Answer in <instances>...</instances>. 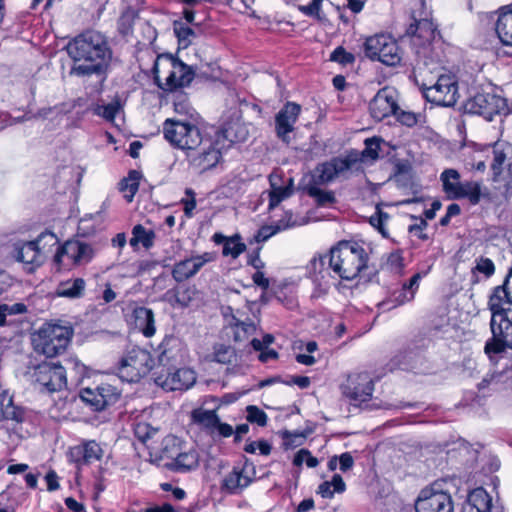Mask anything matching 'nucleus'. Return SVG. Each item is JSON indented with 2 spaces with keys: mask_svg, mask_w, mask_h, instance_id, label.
Here are the masks:
<instances>
[{
  "mask_svg": "<svg viewBox=\"0 0 512 512\" xmlns=\"http://www.w3.org/2000/svg\"><path fill=\"white\" fill-rule=\"evenodd\" d=\"M66 49L73 61L70 73L81 77L103 73L112 58L105 37L96 31L78 35L68 43Z\"/></svg>",
  "mask_w": 512,
  "mask_h": 512,
  "instance_id": "f257e3e1",
  "label": "nucleus"
},
{
  "mask_svg": "<svg viewBox=\"0 0 512 512\" xmlns=\"http://www.w3.org/2000/svg\"><path fill=\"white\" fill-rule=\"evenodd\" d=\"M326 256L332 272L342 280L356 278L367 265V254L364 248L348 241L339 242Z\"/></svg>",
  "mask_w": 512,
  "mask_h": 512,
  "instance_id": "f03ea898",
  "label": "nucleus"
},
{
  "mask_svg": "<svg viewBox=\"0 0 512 512\" xmlns=\"http://www.w3.org/2000/svg\"><path fill=\"white\" fill-rule=\"evenodd\" d=\"M246 136L247 132L244 129H241L240 134L233 136L232 127L225 130V135L217 133L214 137L206 136L199 146L186 155L189 165L199 173L216 167L222 158L223 144L221 141L223 138H230L231 141H244Z\"/></svg>",
  "mask_w": 512,
  "mask_h": 512,
  "instance_id": "7ed1b4c3",
  "label": "nucleus"
},
{
  "mask_svg": "<svg viewBox=\"0 0 512 512\" xmlns=\"http://www.w3.org/2000/svg\"><path fill=\"white\" fill-rule=\"evenodd\" d=\"M154 80L164 91L187 86L194 74L189 66L170 54L158 55L153 65Z\"/></svg>",
  "mask_w": 512,
  "mask_h": 512,
  "instance_id": "20e7f679",
  "label": "nucleus"
},
{
  "mask_svg": "<svg viewBox=\"0 0 512 512\" xmlns=\"http://www.w3.org/2000/svg\"><path fill=\"white\" fill-rule=\"evenodd\" d=\"M73 336V329L58 323H45L33 335L34 351L48 358L62 354Z\"/></svg>",
  "mask_w": 512,
  "mask_h": 512,
  "instance_id": "39448f33",
  "label": "nucleus"
},
{
  "mask_svg": "<svg viewBox=\"0 0 512 512\" xmlns=\"http://www.w3.org/2000/svg\"><path fill=\"white\" fill-rule=\"evenodd\" d=\"M492 337L487 340L484 352L493 364H497L508 349L512 350V312L490 319Z\"/></svg>",
  "mask_w": 512,
  "mask_h": 512,
  "instance_id": "423d86ee",
  "label": "nucleus"
},
{
  "mask_svg": "<svg viewBox=\"0 0 512 512\" xmlns=\"http://www.w3.org/2000/svg\"><path fill=\"white\" fill-rule=\"evenodd\" d=\"M58 243L56 235L46 231L41 233L34 241L16 243L13 256L15 260L23 264L27 272H33L44 261V249L46 246H54Z\"/></svg>",
  "mask_w": 512,
  "mask_h": 512,
  "instance_id": "0eeeda50",
  "label": "nucleus"
},
{
  "mask_svg": "<svg viewBox=\"0 0 512 512\" xmlns=\"http://www.w3.org/2000/svg\"><path fill=\"white\" fill-rule=\"evenodd\" d=\"M165 139L173 146L185 151L186 155L199 146L207 135L189 122L167 119L163 125Z\"/></svg>",
  "mask_w": 512,
  "mask_h": 512,
  "instance_id": "6e6552de",
  "label": "nucleus"
},
{
  "mask_svg": "<svg viewBox=\"0 0 512 512\" xmlns=\"http://www.w3.org/2000/svg\"><path fill=\"white\" fill-rule=\"evenodd\" d=\"M443 192L448 199H468L472 205L481 200V183L477 181H461L460 173L452 168L440 174Z\"/></svg>",
  "mask_w": 512,
  "mask_h": 512,
  "instance_id": "1a4fd4ad",
  "label": "nucleus"
},
{
  "mask_svg": "<svg viewBox=\"0 0 512 512\" xmlns=\"http://www.w3.org/2000/svg\"><path fill=\"white\" fill-rule=\"evenodd\" d=\"M92 244L81 240H68L59 246L54 256L57 270H70L74 266L86 265L95 256Z\"/></svg>",
  "mask_w": 512,
  "mask_h": 512,
  "instance_id": "9d476101",
  "label": "nucleus"
},
{
  "mask_svg": "<svg viewBox=\"0 0 512 512\" xmlns=\"http://www.w3.org/2000/svg\"><path fill=\"white\" fill-rule=\"evenodd\" d=\"M444 481H436L423 488L415 502L416 512H453L454 502Z\"/></svg>",
  "mask_w": 512,
  "mask_h": 512,
  "instance_id": "9b49d317",
  "label": "nucleus"
},
{
  "mask_svg": "<svg viewBox=\"0 0 512 512\" xmlns=\"http://www.w3.org/2000/svg\"><path fill=\"white\" fill-rule=\"evenodd\" d=\"M364 49L368 58L378 60L387 66H396L402 59L397 41L387 34H377L367 38Z\"/></svg>",
  "mask_w": 512,
  "mask_h": 512,
  "instance_id": "f8f14e48",
  "label": "nucleus"
},
{
  "mask_svg": "<svg viewBox=\"0 0 512 512\" xmlns=\"http://www.w3.org/2000/svg\"><path fill=\"white\" fill-rule=\"evenodd\" d=\"M150 353L139 347H133L121 359L118 374L123 381L138 382L152 369Z\"/></svg>",
  "mask_w": 512,
  "mask_h": 512,
  "instance_id": "ddd939ff",
  "label": "nucleus"
},
{
  "mask_svg": "<svg viewBox=\"0 0 512 512\" xmlns=\"http://www.w3.org/2000/svg\"><path fill=\"white\" fill-rule=\"evenodd\" d=\"M306 276L313 284L312 298H321L328 294L336 285L337 276L328 264L327 256H314L306 266Z\"/></svg>",
  "mask_w": 512,
  "mask_h": 512,
  "instance_id": "4468645a",
  "label": "nucleus"
},
{
  "mask_svg": "<svg viewBox=\"0 0 512 512\" xmlns=\"http://www.w3.org/2000/svg\"><path fill=\"white\" fill-rule=\"evenodd\" d=\"M407 34L411 36V44L417 56L428 65V60H432V42L437 35L435 24L428 18H414V23L410 24Z\"/></svg>",
  "mask_w": 512,
  "mask_h": 512,
  "instance_id": "2eb2a0df",
  "label": "nucleus"
},
{
  "mask_svg": "<svg viewBox=\"0 0 512 512\" xmlns=\"http://www.w3.org/2000/svg\"><path fill=\"white\" fill-rule=\"evenodd\" d=\"M423 94L427 101L438 106H453L458 100V85L454 74H440L436 82L427 86L424 84Z\"/></svg>",
  "mask_w": 512,
  "mask_h": 512,
  "instance_id": "dca6fc26",
  "label": "nucleus"
},
{
  "mask_svg": "<svg viewBox=\"0 0 512 512\" xmlns=\"http://www.w3.org/2000/svg\"><path fill=\"white\" fill-rule=\"evenodd\" d=\"M31 379L49 392L59 391L67 384L65 368L48 362L35 366L31 372Z\"/></svg>",
  "mask_w": 512,
  "mask_h": 512,
  "instance_id": "f3484780",
  "label": "nucleus"
},
{
  "mask_svg": "<svg viewBox=\"0 0 512 512\" xmlns=\"http://www.w3.org/2000/svg\"><path fill=\"white\" fill-rule=\"evenodd\" d=\"M506 108V99L493 93H477L465 104L467 112L481 115L487 120H492L494 115L502 113Z\"/></svg>",
  "mask_w": 512,
  "mask_h": 512,
  "instance_id": "a211bd4d",
  "label": "nucleus"
},
{
  "mask_svg": "<svg viewBox=\"0 0 512 512\" xmlns=\"http://www.w3.org/2000/svg\"><path fill=\"white\" fill-rule=\"evenodd\" d=\"M80 397L94 411H102L118 401L120 392L111 384L101 383L96 387L83 388Z\"/></svg>",
  "mask_w": 512,
  "mask_h": 512,
  "instance_id": "6ab92c4d",
  "label": "nucleus"
},
{
  "mask_svg": "<svg viewBox=\"0 0 512 512\" xmlns=\"http://www.w3.org/2000/svg\"><path fill=\"white\" fill-rule=\"evenodd\" d=\"M215 260L216 253L214 252L191 255L174 264L172 277L176 282L181 283L194 277L206 264Z\"/></svg>",
  "mask_w": 512,
  "mask_h": 512,
  "instance_id": "aec40b11",
  "label": "nucleus"
},
{
  "mask_svg": "<svg viewBox=\"0 0 512 512\" xmlns=\"http://www.w3.org/2000/svg\"><path fill=\"white\" fill-rule=\"evenodd\" d=\"M196 382V373L190 368L161 372L155 377V383L166 391H185Z\"/></svg>",
  "mask_w": 512,
  "mask_h": 512,
  "instance_id": "412c9836",
  "label": "nucleus"
},
{
  "mask_svg": "<svg viewBox=\"0 0 512 512\" xmlns=\"http://www.w3.org/2000/svg\"><path fill=\"white\" fill-rule=\"evenodd\" d=\"M373 390V381L367 372L350 375L342 385L343 395L351 401L360 403L370 400Z\"/></svg>",
  "mask_w": 512,
  "mask_h": 512,
  "instance_id": "4be33fe9",
  "label": "nucleus"
},
{
  "mask_svg": "<svg viewBox=\"0 0 512 512\" xmlns=\"http://www.w3.org/2000/svg\"><path fill=\"white\" fill-rule=\"evenodd\" d=\"M357 161V158L348 156L345 158L334 157L330 161L321 163L315 169V182L318 184L330 183L348 172Z\"/></svg>",
  "mask_w": 512,
  "mask_h": 512,
  "instance_id": "5701e85b",
  "label": "nucleus"
},
{
  "mask_svg": "<svg viewBox=\"0 0 512 512\" xmlns=\"http://www.w3.org/2000/svg\"><path fill=\"white\" fill-rule=\"evenodd\" d=\"M369 110L371 116L377 121L396 114L398 110L396 90L391 87L380 89L371 100Z\"/></svg>",
  "mask_w": 512,
  "mask_h": 512,
  "instance_id": "b1692460",
  "label": "nucleus"
},
{
  "mask_svg": "<svg viewBox=\"0 0 512 512\" xmlns=\"http://www.w3.org/2000/svg\"><path fill=\"white\" fill-rule=\"evenodd\" d=\"M301 112V106L294 102H287L275 116V131L282 141L290 142V133L294 131L295 124Z\"/></svg>",
  "mask_w": 512,
  "mask_h": 512,
  "instance_id": "393cba45",
  "label": "nucleus"
},
{
  "mask_svg": "<svg viewBox=\"0 0 512 512\" xmlns=\"http://www.w3.org/2000/svg\"><path fill=\"white\" fill-rule=\"evenodd\" d=\"M488 309L491 312V317L512 312V292L509 288L508 277L502 285L492 290L488 300Z\"/></svg>",
  "mask_w": 512,
  "mask_h": 512,
  "instance_id": "a878e982",
  "label": "nucleus"
},
{
  "mask_svg": "<svg viewBox=\"0 0 512 512\" xmlns=\"http://www.w3.org/2000/svg\"><path fill=\"white\" fill-rule=\"evenodd\" d=\"M426 276V273L421 274L420 272L414 274L411 279L404 283L401 289L393 292L392 298L388 301L382 302L379 306L385 309H392L405 303L411 302L419 288L420 280Z\"/></svg>",
  "mask_w": 512,
  "mask_h": 512,
  "instance_id": "bb28decb",
  "label": "nucleus"
},
{
  "mask_svg": "<svg viewBox=\"0 0 512 512\" xmlns=\"http://www.w3.org/2000/svg\"><path fill=\"white\" fill-rule=\"evenodd\" d=\"M270 190L269 196V210L274 209L283 200L289 198L293 193V179L287 178L282 179L281 175L277 172H273L269 176Z\"/></svg>",
  "mask_w": 512,
  "mask_h": 512,
  "instance_id": "cd10ccee",
  "label": "nucleus"
},
{
  "mask_svg": "<svg viewBox=\"0 0 512 512\" xmlns=\"http://www.w3.org/2000/svg\"><path fill=\"white\" fill-rule=\"evenodd\" d=\"M464 512H503L502 507L493 503L492 497L483 488L474 489L468 496Z\"/></svg>",
  "mask_w": 512,
  "mask_h": 512,
  "instance_id": "c85d7f7f",
  "label": "nucleus"
},
{
  "mask_svg": "<svg viewBox=\"0 0 512 512\" xmlns=\"http://www.w3.org/2000/svg\"><path fill=\"white\" fill-rule=\"evenodd\" d=\"M102 453L100 445L96 441L90 440L73 447L70 456L77 463H90L100 460Z\"/></svg>",
  "mask_w": 512,
  "mask_h": 512,
  "instance_id": "c756f323",
  "label": "nucleus"
},
{
  "mask_svg": "<svg viewBox=\"0 0 512 512\" xmlns=\"http://www.w3.org/2000/svg\"><path fill=\"white\" fill-rule=\"evenodd\" d=\"M133 323L145 337L150 338L156 333L154 313L150 308L137 307L132 313Z\"/></svg>",
  "mask_w": 512,
  "mask_h": 512,
  "instance_id": "7c9ffc66",
  "label": "nucleus"
},
{
  "mask_svg": "<svg viewBox=\"0 0 512 512\" xmlns=\"http://www.w3.org/2000/svg\"><path fill=\"white\" fill-rule=\"evenodd\" d=\"M182 341L174 335H166L157 348L158 359L161 363H169L181 356Z\"/></svg>",
  "mask_w": 512,
  "mask_h": 512,
  "instance_id": "2f4dec72",
  "label": "nucleus"
},
{
  "mask_svg": "<svg viewBox=\"0 0 512 512\" xmlns=\"http://www.w3.org/2000/svg\"><path fill=\"white\" fill-rule=\"evenodd\" d=\"M495 30L501 43L512 48V5L499 10Z\"/></svg>",
  "mask_w": 512,
  "mask_h": 512,
  "instance_id": "473e14b6",
  "label": "nucleus"
},
{
  "mask_svg": "<svg viewBox=\"0 0 512 512\" xmlns=\"http://www.w3.org/2000/svg\"><path fill=\"white\" fill-rule=\"evenodd\" d=\"M212 239L215 244L223 245L222 254L224 256H230L233 259L238 258L246 250V245L241 241L239 234L227 237L221 233H215Z\"/></svg>",
  "mask_w": 512,
  "mask_h": 512,
  "instance_id": "72a5a7b5",
  "label": "nucleus"
},
{
  "mask_svg": "<svg viewBox=\"0 0 512 512\" xmlns=\"http://www.w3.org/2000/svg\"><path fill=\"white\" fill-rule=\"evenodd\" d=\"M199 457L195 450H181L167 466L177 472H186L198 466Z\"/></svg>",
  "mask_w": 512,
  "mask_h": 512,
  "instance_id": "f704fd0d",
  "label": "nucleus"
},
{
  "mask_svg": "<svg viewBox=\"0 0 512 512\" xmlns=\"http://www.w3.org/2000/svg\"><path fill=\"white\" fill-rule=\"evenodd\" d=\"M86 282L83 278H74L62 281L58 284L55 294L58 297L77 299L83 296Z\"/></svg>",
  "mask_w": 512,
  "mask_h": 512,
  "instance_id": "c9c22d12",
  "label": "nucleus"
},
{
  "mask_svg": "<svg viewBox=\"0 0 512 512\" xmlns=\"http://www.w3.org/2000/svg\"><path fill=\"white\" fill-rule=\"evenodd\" d=\"M206 358L219 364L231 365L237 361V353L232 346L218 343L213 346L212 352Z\"/></svg>",
  "mask_w": 512,
  "mask_h": 512,
  "instance_id": "e433bc0d",
  "label": "nucleus"
},
{
  "mask_svg": "<svg viewBox=\"0 0 512 512\" xmlns=\"http://www.w3.org/2000/svg\"><path fill=\"white\" fill-rule=\"evenodd\" d=\"M0 412L5 419L21 422L23 411L14 405L13 397L7 390L0 391Z\"/></svg>",
  "mask_w": 512,
  "mask_h": 512,
  "instance_id": "4c0bfd02",
  "label": "nucleus"
},
{
  "mask_svg": "<svg viewBox=\"0 0 512 512\" xmlns=\"http://www.w3.org/2000/svg\"><path fill=\"white\" fill-rule=\"evenodd\" d=\"M291 220L292 213L286 212L284 218L275 224L262 226L255 235V240L257 242H264L278 232L292 227L294 223H292Z\"/></svg>",
  "mask_w": 512,
  "mask_h": 512,
  "instance_id": "58836bf2",
  "label": "nucleus"
},
{
  "mask_svg": "<svg viewBox=\"0 0 512 512\" xmlns=\"http://www.w3.org/2000/svg\"><path fill=\"white\" fill-rule=\"evenodd\" d=\"M233 330V338L236 342H243L252 336L256 331V325L249 319L242 320L233 315L229 322Z\"/></svg>",
  "mask_w": 512,
  "mask_h": 512,
  "instance_id": "ea45409f",
  "label": "nucleus"
},
{
  "mask_svg": "<svg viewBox=\"0 0 512 512\" xmlns=\"http://www.w3.org/2000/svg\"><path fill=\"white\" fill-rule=\"evenodd\" d=\"M251 483L250 477L243 470L234 469L223 480V488L231 494H236Z\"/></svg>",
  "mask_w": 512,
  "mask_h": 512,
  "instance_id": "a19ab883",
  "label": "nucleus"
},
{
  "mask_svg": "<svg viewBox=\"0 0 512 512\" xmlns=\"http://www.w3.org/2000/svg\"><path fill=\"white\" fill-rule=\"evenodd\" d=\"M155 233L153 230L146 229L142 225H136L132 230V237L130 239L131 246L142 244L145 248H150L154 244Z\"/></svg>",
  "mask_w": 512,
  "mask_h": 512,
  "instance_id": "79ce46f5",
  "label": "nucleus"
},
{
  "mask_svg": "<svg viewBox=\"0 0 512 512\" xmlns=\"http://www.w3.org/2000/svg\"><path fill=\"white\" fill-rule=\"evenodd\" d=\"M141 174L136 170H131L126 178L120 182V190L124 193V197L131 202L134 195L138 191Z\"/></svg>",
  "mask_w": 512,
  "mask_h": 512,
  "instance_id": "37998d69",
  "label": "nucleus"
},
{
  "mask_svg": "<svg viewBox=\"0 0 512 512\" xmlns=\"http://www.w3.org/2000/svg\"><path fill=\"white\" fill-rule=\"evenodd\" d=\"M495 273L494 262L487 257H478L475 259V266L471 269L472 283H478L477 274H483L485 278H490Z\"/></svg>",
  "mask_w": 512,
  "mask_h": 512,
  "instance_id": "c03bdc74",
  "label": "nucleus"
},
{
  "mask_svg": "<svg viewBox=\"0 0 512 512\" xmlns=\"http://www.w3.org/2000/svg\"><path fill=\"white\" fill-rule=\"evenodd\" d=\"M182 449V441L178 437L167 435L161 442V458L172 460Z\"/></svg>",
  "mask_w": 512,
  "mask_h": 512,
  "instance_id": "a18cd8bd",
  "label": "nucleus"
},
{
  "mask_svg": "<svg viewBox=\"0 0 512 512\" xmlns=\"http://www.w3.org/2000/svg\"><path fill=\"white\" fill-rule=\"evenodd\" d=\"M192 419L195 423L209 430H215L219 420L215 411L202 409L194 410L192 412Z\"/></svg>",
  "mask_w": 512,
  "mask_h": 512,
  "instance_id": "49530a36",
  "label": "nucleus"
},
{
  "mask_svg": "<svg viewBox=\"0 0 512 512\" xmlns=\"http://www.w3.org/2000/svg\"><path fill=\"white\" fill-rule=\"evenodd\" d=\"M120 110L121 104L119 99H114L108 104L96 105L93 109V112L108 122H114L115 117L120 112Z\"/></svg>",
  "mask_w": 512,
  "mask_h": 512,
  "instance_id": "de8ad7c7",
  "label": "nucleus"
},
{
  "mask_svg": "<svg viewBox=\"0 0 512 512\" xmlns=\"http://www.w3.org/2000/svg\"><path fill=\"white\" fill-rule=\"evenodd\" d=\"M381 139L378 137L368 138L365 140V148L361 153L360 160L362 162L375 161L379 157Z\"/></svg>",
  "mask_w": 512,
  "mask_h": 512,
  "instance_id": "09e8293b",
  "label": "nucleus"
},
{
  "mask_svg": "<svg viewBox=\"0 0 512 512\" xmlns=\"http://www.w3.org/2000/svg\"><path fill=\"white\" fill-rule=\"evenodd\" d=\"M174 33L178 39L179 45L183 48L188 47L195 36L194 31L190 27L179 22L174 23Z\"/></svg>",
  "mask_w": 512,
  "mask_h": 512,
  "instance_id": "8fccbe9b",
  "label": "nucleus"
},
{
  "mask_svg": "<svg viewBox=\"0 0 512 512\" xmlns=\"http://www.w3.org/2000/svg\"><path fill=\"white\" fill-rule=\"evenodd\" d=\"M394 116H396L397 120L401 124H403L407 127H412L423 120V115L421 113L404 111V110H400L399 108L396 111V114H394Z\"/></svg>",
  "mask_w": 512,
  "mask_h": 512,
  "instance_id": "3c124183",
  "label": "nucleus"
},
{
  "mask_svg": "<svg viewBox=\"0 0 512 512\" xmlns=\"http://www.w3.org/2000/svg\"><path fill=\"white\" fill-rule=\"evenodd\" d=\"M506 160V154L498 143L493 146V162L491 169L494 174V178L498 177L502 173V166Z\"/></svg>",
  "mask_w": 512,
  "mask_h": 512,
  "instance_id": "603ef678",
  "label": "nucleus"
},
{
  "mask_svg": "<svg viewBox=\"0 0 512 512\" xmlns=\"http://www.w3.org/2000/svg\"><path fill=\"white\" fill-rule=\"evenodd\" d=\"M158 430L146 422H139L134 427L135 436L141 441L146 442L157 434Z\"/></svg>",
  "mask_w": 512,
  "mask_h": 512,
  "instance_id": "864d4df0",
  "label": "nucleus"
},
{
  "mask_svg": "<svg viewBox=\"0 0 512 512\" xmlns=\"http://www.w3.org/2000/svg\"><path fill=\"white\" fill-rule=\"evenodd\" d=\"M246 419L251 423H256L259 426H265L267 424V414L254 405H249L246 408Z\"/></svg>",
  "mask_w": 512,
  "mask_h": 512,
  "instance_id": "5fc2aeb1",
  "label": "nucleus"
},
{
  "mask_svg": "<svg viewBox=\"0 0 512 512\" xmlns=\"http://www.w3.org/2000/svg\"><path fill=\"white\" fill-rule=\"evenodd\" d=\"M303 463L309 468H314L318 465L319 461L316 457L312 456L309 450L300 449L294 456L293 464L295 466H301Z\"/></svg>",
  "mask_w": 512,
  "mask_h": 512,
  "instance_id": "6e6d98bb",
  "label": "nucleus"
},
{
  "mask_svg": "<svg viewBox=\"0 0 512 512\" xmlns=\"http://www.w3.org/2000/svg\"><path fill=\"white\" fill-rule=\"evenodd\" d=\"M271 445L266 440L251 441L244 447V451L250 454H255L257 451L259 454L267 456L271 453Z\"/></svg>",
  "mask_w": 512,
  "mask_h": 512,
  "instance_id": "4d7b16f0",
  "label": "nucleus"
},
{
  "mask_svg": "<svg viewBox=\"0 0 512 512\" xmlns=\"http://www.w3.org/2000/svg\"><path fill=\"white\" fill-rule=\"evenodd\" d=\"M330 60L345 66L352 64L355 61V57L352 53L339 46L331 53Z\"/></svg>",
  "mask_w": 512,
  "mask_h": 512,
  "instance_id": "13d9d810",
  "label": "nucleus"
},
{
  "mask_svg": "<svg viewBox=\"0 0 512 512\" xmlns=\"http://www.w3.org/2000/svg\"><path fill=\"white\" fill-rule=\"evenodd\" d=\"M195 289L193 287H182L175 291V301L181 307H187L193 300Z\"/></svg>",
  "mask_w": 512,
  "mask_h": 512,
  "instance_id": "bf43d9fd",
  "label": "nucleus"
},
{
  "mask_svg": "<svg viewBox=\"0 0 512 512\" xmlns=\"http://www.w3.org/2000/svg\"><path fill=\"white\" fill-rule=\"evenodd\" d=\"M310 195L315 197L318 204L327 205L335 201V195L331 191H325L318 188H311Z\"/></svg>",
  "mask_w": 512,
  "mask_h": 512,
  "instance_id": "052dcab7",
  "label": "nucleus"
},
{
  "mask_svg": "<svg viewBox=\"0 0 512 512\" xmlns=\"http://www.w3.org/2000/svg\"><path fill=\"white\" fill-rule=\"evenodd\" d=\"M388 219V215L380 210H377L371 217H370V224L375 227L382 235H386L385 232V223Z\"/></svg>",
  "mask_w": 512,
  "mask_h": 512,
  "instance_id": "680f3d73",
  "label": "nucleus"
},
{
  "mask_svg": "<svg viewBox=\"0 0 512 512\" xmlns=\"http://www.w3.org/2000/svg\"><path fill=\"white\" fill-rule=\"evenodd\" d=\"M0 306L2 307V311H5L7 316L23 314L27 310V307L23 303H14L11 305L3 304Z\"/></svg>",
  "mask_w": 512,
  "mask_h": 512,
  "instance_id": "e2e57ef3",
  "label": "nucleus"
},
{
  "mask_svg": "<svg viewBox=\"0 0 512 512\" xmlns=\"http://www.w3.org/2000/svg\"><path fill=\"white\" fill-rule=\"evenodd\" d=\"M274 341V337L271 334H266L262 340L257 338H253L251 340V345L254 350H262L263 348H268L270 344Z\"/></svg>",
  "mask_w": 512,
  "mask_h": 512,
  "instance_id": "0e129e2a",
  "label": "nucleus"
},
{
  "mask_svg": "<svg viewBox=\"0 0 512 512\" xmlns=\"http://www.w3.org/2000/svg\"><path fill=\"white\" fill-rule=\"evenodd\" d=\"M186 193L188 195H191V198L190 199H183L182 200V203L184 205V212H185V215L187 217H191L192 216V213H193V210L195 209L196 207V200L194 198V192L192 190H187Z\"/></svg>",
  "mask_w": 512,
  "mask_h": 512,
  "instance_id": "69168bd1",
  "label": "nucleus"
},
{
  "mask_svg": "<svg viewBox=\"0 0 512 512\" xmlns=\"http://www.w3.org/2000/svg\"><path fill=\"white\" fill-rule=\"evenodd\" d=\"M353 464H354V459L350 453L345 452L340 455L339 467H340L341 471H343V472L348 471L349 469L352 468Z\"/></svg>",
  "mask_w": 512,
  "mask_h": 512,
  "instance_id": "338daca9",
  "label": "nucleus"
},
{
  "mask_svg": "<svg viewBox=\"0 0 512 512\" xmlns=\"http://www.w3.org/2000/svg\"><path fill=\"white\" fill-rule=\"evenodd\" d=\"M252 280L257 286L261 287L263 290H267L269 288L270 281L268 278L265 277L262 271H256L252 275Z\"/></svg>",
  "mask_w": 512,
  "mask_h": 512,
  "instance_id": "774afa93",
  "label": "nucleus"
}]
</instances>
